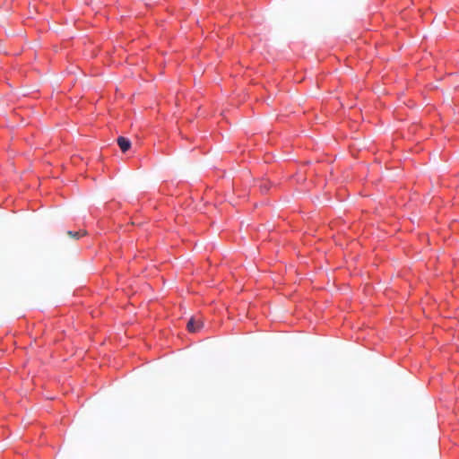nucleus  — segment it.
I'll list each match as a JSON object with an SVG mask.
<instances>
[{"label": "nucleus", "instance_id": "7ed1b4c3", "mask_svg": "<svg viewBox=\"0 0 459 459\" xmlns=\"http://www.w3.org/2000/svg\"><path fill=\"white\" fill-rule=\"evenodd\" d=\"M86 234H87V231L83 230H80L77 231H72V230L67 231V235L74 239H79L80 238H82V236H85Z\"/></svg>", "mask_w": 459, "mask_h": 459}, {"label": "nucleus", "instance_id": "f257e3e1", "mask_svg": "<svg viewBox=\"0 0 459 459\" xmlns=\"http://www.w3.org/2000/svg\"><path fill=\"white\" fill-rule=\"evenodd\" d=\"M204 326V323L201 319L191 317L186 325V328L188 332L195 333L199 332Z\"/></svg>", "mask_w": 459, "mask_h": 459}, {"label": "nucleus", "instance_id": "f03ea898", "mask_svg": "<svg viewBox=\"0 0 459 459\" xmlns=\"http://www.w3.org/2000/svg\"><path fill=\"white\" fill-rule=\"evenodd\" d=\"M117 144L123 152H126L131 147L130 140L123 136L117 138Z\"/></svg>", "mask_w": 459, "mask_h": 459}, {"label": "nucleus", "instance_id": "20e7f679", "mask_svg": "<svg viewBox=\"0 0 459 459\" xmlns=\"http://www.w3.org/2000/svg\"><path fill=\"white\" fill-rule=\"evenodd\" d=\"M260 188L263 192H266L269 189V185L267 183H264L260 186Z\"/></svg>", "mask_w": 459, "mask_h": 459}]
</instances>
